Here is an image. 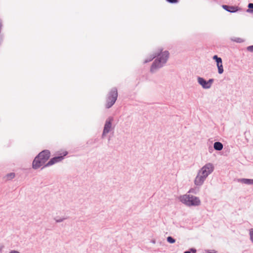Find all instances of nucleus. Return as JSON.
<instances>
[{
	"instance_id": "nucleus-7",
	"label": "nucleus",
	"mask_w": 253,
	"mask_h": 253,
	"mask_svg": "<svg viewBox=\"0 0 253 253\" xmlns=\"http://www.w3.org/2000/svg\"><path fill=\"white\" fill-rule=\"evenodd\" d=\"M214 80L213 79H210L208 81L206 80L204 78L201 77H197L198 83L202 86L203 88L207 89L211 87Z\"/></svg>"
},
{
	"instance_id": "nucleus-29",
	"label": "nucleus",
	"mask_w": 253,
	"mask_h": 253,
	"mask_svg": "<svg viewBox=\"0 0 253 253\" xmlns=\"http://www.w3.org/2000/svg\"><path fill=\"white\" fill-rule=\"evenodd\" d=\"M192 189H190L189 191V192H191V191H192Z\"/></svg>"
},
{
	"instance_id": "nucleus-8",
	"label": "nucleus",
	"mask_w": 253,
	"mask_h": 253,
	"mask_svg": "<svg viewBox=\"0 0 253 253\" xmlns=\"http://www.w3.org/2000/svg\"><path fill=\"white\" fill-rule=\"evenodd\" d=\"M212 59L214 60L216 63L218 74H222L224 72V69L221 58L218 57L217 55H214L212 57Z\"/></svg>"
},
{
	"instance_id": "nucleus-28",
	"label": "nucleus",
	"mask_w": 253,
	"mask_h": 253,
	"mask_svg": "<svg viewBox=\"0 0 253 253\" xmlns=\"http://www.w3.org/2000/svg\"><path fill=\"white\" fill-rule=\"evenodd\" d=\"M211 150H212V148H209V152H211Z\"/></svg>"
},
{
	"instance_id": "nucleus-11",
	"label": "nucleus",
	"mask_w": 253,
	"mask_h": 253,
	"mask_svg": "<svg viewBox=\"0 0 253 253\" xmlns=\"http://www.w3.org/2000/svg\"><path fill=\"white\" fill-rule=\"evenodd\" d=\"M238 182L247 185H253V179L240 178L238 179Z\"/></svg>"
},
{
	"instance_id": "nucleus-27",
	"label": "nucleus",
	"mask_w": 253,
	"mask_h": 253,
	"mask_svg": "<svg viewBox=\"0 0 253 253\" xmlns=\"http://www.w3.org/2000/svg\"><path fill=\"white\" fill-rule=\"evenodd\" d=\"M184 253H190L186 251L184 252Z\"/></svg>"
},
{
	"instance_id": "nucleus-6",
	"label": "nucleus",
	"mask_w": 253,
	"mask_h": 253,
	"mask_svg": "<svg viewBox=\"0 0 253 253\" xmlns=\"http://www.w3.org/2000/svg\"><path fill=\"white\" fill-rule=\"evenodd\" d=\"M68 152L67 151L64 152L62 154L55 156L51 158L45 165H44L42 168V169L44 168L50 167L56 163L59 162L64 159V157L67 155Z\"/></svg>"
},
{
	"instance_id": "nucleus-17",
	"label": "nucleus",
	"mask_w": 253,
	"mask_h": 253,
	"mask_svg": "<svg viewBox=\"0 0 253 253\" xmlns=\"http://www.w3.org/2000/svg\"><path fill=\"white\" fill-rule=\"evenodd\" d=\"M205 253H216L217 251L215 250H205Z\"/></svg>"
},
{
	"instance_id": "nucleus-26",
	"label": "nucleus",
	"mask_w": 253,
	"mask_h": 253,
	"mask_svg": "<svg viewBox=\"0 0 253 253\" xmlns=\"http://www.w3.org/2000/svg\"><path fill=\"white\" fill-rule=\"evenodd\" d=\"M151 242H152V243H153V244H155V243H156V241H155V240H152L151 241Z\"/></svg>"
},
{
	"instance_id": "nucleus-23",
	"label": "nucleus",
	"mask_w": 253,
	"mask_h": 253,
	"mask_svg": "<svg viewBox=\"0 0 253 253\" xmlns=\"http://www.w3.org/2000/svg\"><path fill=\"white\" fill-rule=\"evenodd\" d=\"M107 133H108V132H107V131L103 130V132H102V133L101 135V138H104L106 136V135Z\"/></svg>"
},
{
	"instance_id": "nucleus-1",
	"label": "nucleus",
	"mask_w": 253,
	"mask_h": 253,
	"mask_svg": "<svg viewBox=\"0 0 253 253\" xmlns=\"http://www.w3.org/2000/svg\"><path fill=\"white\" fill-rule=\"evenodd\" d=\"M169 56V53L168 50L163 51V49L160 48L159 51L151 55L150 56L146 59L144 63H148L154 58L155 59L152 64L150 71L151 73H155L158 69L163 67L167 63Z\"/></svg>"
},
{
	"instance_id": "nucleus-14",
	"label": "nucleus",
	"mask_w": 253,
	"mask_h": 253,
	"mask_svg": "<svg viewBox=\"0 0 253 253\" xmlns=\"http://www.w3.org/2000/svg\"><path fill=\"white\" fill-rule=\"evenodd\" d=\"M167 241L170 244H173L175 242V239L171 236H168L167 238Z\"/></svg>"
},
{
	"instance_id": "nucleus-13",
	"label": "nucleus",
	"mask_w": 253,
	"mask_h": 253,
	"mask_svg": "<svg viewBox=\"0 0 253 253\" xmlns=\"http://www.w3.org/2000/svg\"><path fill=\"white\" fill-rule=\"evenodd\" d=\"M248 9L246 11L249 13H253V3H249L248 5Z\"/></svg>"
},
{
	"instance_id": "nucleus-20",
	"label": "nucleus",
	"mask_w": 253,
	"mask_h": 253,
	"mask_svg": "<svg viewBox=\"0 0 253 253\" xmlns=\"http://www.w3.org/2000/svg\"><path fill=\"white\" fill-rule=\"evenodd\" d=\"M250 238L252 242L253 243V228H252L250 230Z\"/></svg>"
},
{
	"instance_id": "nucleus-22",
	"label": "nucleus",
	"mask_w": 253,
	"mask_h": 253,
	"mask_svg": "<svg viewBox=\"0 0 253 253\" xmlns=\"http://www.w3.org/2000/svg\"><path fill=\"white\" fill-rule=\"evenodd\" d=\"M187 252H190V253H196V250L195 248H190L189 250L187 251Z\"/></svg>"
},
{
	"instance_id": "nucleus-12",
	"label": "nucleus",
	"mask_w": 253,
	"mask_h": 253,
	"mask_svg": "<svg viewBox=\"0 0 253 253\" xmlns=\"http://www.w3.org/2000/svg\"><path fill=\"white\" fill-rule=\"evenodd\" d=\"M223 147L222 143L219 141L215 142L213 144V148L215 150L221 151Z\"/></svg>"
},
{
	"instance_id": "nucleus-16",
	"label": "nucleus",
	"mask_w": 253,
	"mask_h": 253,
	"mask_svg": "<svg viewBox=\"0 0 253 253\" xmlns=\"http://www.w3.org/2000/svg\"><path fill=\"white\" fill-rule=\"evenodd\" d=\"M232 40L237 43H241L244 42V40L240 38H236L234 40Z\"/></svg>"
},
{
	"instance_id": "nucleus-4",
	"label": "nucleus",
	"mask_w": 253,
	"mask_h": 253,
	"mask_svg": "<svg viewBox=\"0 0 253 253\" xmlns=\"http://www.w3.org/2000/svg\"><path fill=\"white\" fill-rule=\"evenodd\" d=\"M179 199L183 204L189 207L198 206L201 204L199 197L191 195L185 194L181 196Z\"/></svg>"
},
{
	"instance_id": "nucleus-19",
	"label": "nucleus",
	"mask_w": 253,
	"mask_h": 253,
	"mask_svg": "<svg viewBox=\"0 0 253 253\" xmlns=\"http://www.w3.org/2000/svg\"><path fill=\"white\" fill-rule=\"evenodd\" d=\"M166 1L170 3H177L178 2L179 0H166Z\"/></svg>"
},
{
	"instance_id": "nucleus-24",
	"label": "nucleus",
	"mask_w": 253,
	"mask_h": 253,
	"mask_svg": "<svg viewBox=\"0 0 253 253\" xmlns=\"http://www.w3.org/2000/svg\"><path fill=\"white\" fill-rule=\"evenodd\" d=\"M9 253H20L18 251H15V250H12Z\"/></svg>"
},
{
	"instance_id": "nucleus-30",
	"label": "nucleus",
	"mask_w": 253,
	"mask_h": 253,
	"mask_svg": "<svg viewBox=\"0 0 253 253\" xmlns=\"http://www.w3.org/2000/svg\"><path fill=\"white\" fill-rule=\"evenodd\" d=\"M110 140V137H109L108 141H109Z\"/></svg>"
},
{
	"instance_id": "nucleus-10",
	"label": "nucleus",
	"mask_w": 253,
	"mask_h": 253,
	"mask_svg": "<svg viewBox=\"0 0 253 253\" xmlns=\"http://www.w3.org/2000/svg\"><path fill=\"white\" fill-rule=\"evenodd\" d=\"M222 7L226 11L230 13H235L241 10L238 6L222 4Z\"/></svg>"
},
{
	"instance_id": "nucleus-2",
	"label": "nucleus",
	"mask_w": 253,
	"mask_h": 253,
	"mask_svg": "<svg viewBox=\"0 0 253 253\" xmlns=\"http://www.w3.org/2000/svg\"><path fill=\"white\" fill-rule=\"evenodd\" d=\"M214 170V167L211 163H208L203 166L199 170L196 176L194 183L197 186H201L206 178Z\"/></svg>"
},
{
	"instance_id": "nucleus-3",
	"label": "nucleus",
	"mask_w": 253,
	"mask_h": 253,
	"mask_svg": "<svg viewBox=\"0 0 253 253\" xmlns=\"http://www.w3.org/2000/svg\"><path fill=\"white\" fill-rule=\"evenodd\" d=\"M50 157V152L48 150H43L40 152L34 158L32 163V168L37 169L45 165V163Z\"/></svg>"
},
{
	"instance_id": "nucleus-5",
	"label": "nucleus",
	"mask_w": 253,
	"mask_h": 253,
	"mask_svg": "<svg viewBox=\"0 0 253 253\" xmlns=\"http://www.w3.org/2000/svg\"><path fill=\"white\" fill-rule=\"evenodd\" d=\"M118 96V93L117 88L116 87L112 88L106 97V108L109 109L112 107L115 103Z\"/></svg>"
},
{
	"instance_id": "nucleus-9",
	"label": "nucleus",
	"mask_w": 253,
	"mask_h": 253,
	"mask_svg": "<svg viewBox=\"0 0 253 253\" xmlns=\"http://www.w3.org/2000/svg\"><path fill=\"white\" fill-rule=\"evenodd\" d=\"M113 121L114 118L113 117L110 116L108 117L105 121L103 130L109 133L112 129V123Z\"/></svg>"
},
{
	"instance_id": "nucleus-21",
	"label": "nucleus",
	"mask_w": 253,
	"mask_h": 253,
	"mask_svg": "<svg viewBox=\"0 0 253 253\" xmlns=\"http://www.w3.org/2000/svg\"><path fill=\"white\" fill-rule=\"evenodd\" d=\"M247 49L250 52H253V45L248 46L247 47Z\"/></svg>"
},
{
	"instance_id": "nucleus-15",
	"label": "nucleus",
	"mask_w": 253,
	"mask_h": 253,
	"mask_svg": "<svg viewBox=\"0 0 253 253\" xmlns=\"http://www.w3.org/2000/svg\"><path fill=\"white\" fill-rule=\"evenodd\" d=\"M15 174L14 172H10L7 174V178L8 179H11L15 177Z\"/></svg>"
},
{
	"instance_id": "nucleus-25",
	"label": "nucleus",
	"mask_w": 253,
	"mask_h": 253,
	"mask_svg": "<svg viewBox=\"0 0 253 253\" xmlns=\"http://www.w3.org/2000/svg\"><path fill=\"white\" fill-rule=\"evenodd\" d=\"M3 247H4L3 246H0V251H1V250H2Z\"/></svg>"
},
{
	"instance_id": "nucleus-18",
	"label": "nucleus",
	"mask_w": 253,
	"mask_h": 253,
	"mask_svg": "<svg viewBox=\"0 0 253 253\" xmlns=\"http://www.w3.org/2000/svg\"><path fill=\"white\" fill-rule=\"evenodd\" d=\"M66 218H55L56 222L59 223L63 221Z\"/></svg>"
}]
</instances>
